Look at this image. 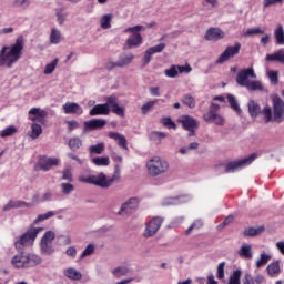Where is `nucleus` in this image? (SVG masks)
I'll return each mask as SVG.
<instances>
[{
  "mask_svg": "<svg viewBox=\"0 0 284 284\" xmlns=\"http://www.w3.org/2000/svg\"><path fill=\"white\" fill-rule=\"evenodd\" d=\"M59 63V59L55 58L53 61H51L50 63H48L44 68V74H52V72H54V70H57V65Z\"/></svg>",
  "mask_w": 284,
  "mask_h": 284,
  "instance_id": "nucleus-45",
  "label": "nucleus"
},
{
  "mask_svg": "<svg viewBox=\"0 0 284 284\" xmlns=\"http://www.w3.org/2000/svg\"><path fill=\"white\" fill-rule=\"evenodd\" d=\"M67 124L69 132H72L73 130H77V128H79V122H77L75 120L67 121Z\"/></svg>",
  "mask_w": 284,
  "mask_h": 284,
  "instance_id": "nucleus-64",
  "label": "nucleus"
},
{
  "mask_svg": "<svg viewBox=\"0 0 284 284\" xmlns=\"http://www.w3.org/2000/svg\"><path fill=\"white\" fill-rule=\"evenodd\" d=\"M62 181H68L69 183H72L74 181V178L72 176V171L70 169H65L62 171Z\"/></svg>",
  "mask_w": 284,
  "mask_h": 284,
  "instance_id": "nucleus-59",
  "label": "nucleus"
},
{
  "mask_svg": "<svg viewBox=\"0 0 284 284\" xmlns=\"http://www.w3.org/2000/svg\"><path fill=\"white\" fill-rule=\"evenodd\" d=\"M182 103L191 109L196 108V100H194V97H192L191 94H184L182 97Z\"/></svg>",
  "mask_w": 284,
  "mask_h": 284,
  "instance_id": "nucleus-37",
  "label": "nucleus"
},
{
  "mask_svg": "<svg viewBox=\"0 0 284 284\" xmlns=\"http://www.w3.org/2000/svg\"><path fill=\"white\" fill-rule=\"evenodd\" d=\"M92 254H94V244L90 243L81 253L80 261H83V258H85L87 256H92Z\"/></svg>",
  "mask_w": 284,
  "mask_h": 284,
  "instance_id": "nucleus-44",
  "label": "nucleus"
},
{
  "mask_svg": "<svg viewBox=\"0 0 284 284\" xmlns=\"http://www.w3.org/2000/svg\"><path fill=\"white\" fill-rule=\"evenodd\" d=\"M148 50L150 52H152L153 54H159V53L163 52V50H165V43H159L154 47H150Z\"/></svg>",
  "mask_w": 284,
  "mask_h": 284,
  "instance_id": "nucleus-55",
  "label": "nucleus"
},
{
  "mask_svg": "<svg viewBox=\"0 0 284 284\" xmlns=\"http://www.w3.org/2000/svg\"><path fill=\"white\" fill-rule=\"evenodd\" d=\"M239 254L242 258H250V245L244 244L239 251Z\"/></svg>",
  "mask_w": 284,
  "mask_h": 284,
  "instance_id": "nucleus-54",
  "label": "nucleus"
},
{
  "mask_svg": "<svg viewBox=\"0 0 284 284\" xmlns=\"http://www.w3.org/2000/svg\"><path fill=\"white\" fill-rule=\"evenodd\" d=\"M219 281H222V278H225V262H221L217 265V274H216Z\"/></svg>",
  "mask_w": 284,
  "mask_h": 284,
  "instance_id": "nucleus-56",
  "label": "nucleus"
},
{
  "mask_svg": "<svg viewBox=\"0 0 284 284\" xmlns=\"http://www.w3.org/2000/svg\"><path fill=\"white\" fill-rule=\"evenodd\" d=\"M134 61V54L129 53L128 55H123L119 58L118 68H125V65H130Z\"/></svg>",
  "mask_w": 284,
  "mask_h": 284,
  "instance_id": "nucleus-29",
  "label": "nucleus"
},
{
  "mask_svg": "<svg viewBox=\"0 0 284 284\" xmlns=\"http://www.w3.org/2000/svg\"><path fill=\"white\" fill-rule=\"evenodd\" d=\"M40 250L41 254H47V256L54 254V247H52V243L45 242L43 240L40 241Z\"/></svg>",
  "mask_w": 284,
  "mask_h": 284,
  "instance_id": "nucleus-26",
  "label": "nucleus"
},
{
  "mask_svg": "<svg viewBox=\"0 0 284 284\" xmlns=\"http://www.w3.org/2000/svg\"><path fill=\"white\" fill-rule=\"evenodd\" d=\"M257 34H265V28L256 27L250 30V37H256Z\"/></svg>",
  "mask_w": 284,
  "mask_h": 284,
  "instance_id": "nucleus-63",
  "label": "nucleus"
},
{
  "mask_svg": "<svg viewBox=\"0 0 284 284\" xmlns=\"http://www.w3.org/2000/svg\"><path fill=\"white\" fill-rule=\"evenodd\" d=\"M192 67L190 64L178 65V74H190Z\"/></svg>",
  "mask_w": 284,
  "mask_h": 284,
  "instance_id": "nucleus-60",
  "label": "nucleus"
},
{
  "mask_svg": "<svg viewBox=\"0 0 284 284\" xmlns=\"http://www.w3.org/2000/svg\"><path fill=\"white\" fill-rule=\"evenodd\" d=\"M29 116L33 123H40V125H45V119H48V111L41 108H32L29 110Z\"/></svg>",
  "mask_w": 284,
  "mask_h": 284,
  "instance_id": "nucleus-13",
  "label": "nucleus"
},
{
  "mask_svg": "<svg viewBox=\"0 0 284 284\" xmlns=\"http://www.w3.org/2000/svg\"><path fill=\"white\" fill-rule=\"evenodd\" d=\"M54 239H57V233H54V231H47L41 237V241H44L47 243H52Z\"/></svg>",
  "mask_w": 284,
  "mask_h": 284,
  "instance_id": "nucleus-49",
  "label": "nucleus"
},
{
  "mask_svg": "<svg viewBox=\"0 0 284 284\" xmlns=\"http://www.w3.org/2000/svg\"><path fill=\"white\" fill-rule=\"evenodd\" d=\"M81 145H83V141H81V138L75 136L69 140V148L70 150H72V152H77V150H79Z\"/></svg>",
  "mask_w": 284,
  "mask_h": 284,
  "instance_id": "nucleus-32",
  "label": "nucleus"
},
{
  "mask_svg": "<svg viewBox=\"0 0 284 284\" xmlns=\"http://www.w3.org/2000/svg\"><path fill=\"white\" fill-rule=\"evenodd\" d=\"M108 125V121L103 119H91L84 121V132H93L94 130H103Z\"/></svg>",
  "mask_w": 284,
  "mask_h": 284,
  "instance_id": "nucleus-15",
  "label": "nucleus"
},
{
  "mask_svg": "<svg viewBox=\"0 0 284 284\" xmlns=\"http://www.w3.org/2000/svg\"><path fill=\"white\" fill-rule=\"evenodd\" d=\"M62 110L64 111V114H78V116L83 114V108L77 102H67L63 104Z\"/></svg>",
  "mask_w": 284,
  "mask_h": 284,
  "instance_id": "nucleus-20",
  "label": "nucleus"
},
{
  "mask_svg": "<svg viewBox=\"0 0 284 284\" xmlns=\"http://www.w3.org/2000/svg\"><path fill=\"white\" fill-rule=\"evenodd\" d=\"M161 225H163V217L154 216L146 225L144 231V237L150 239L154 236L161 230Z\"/></svg>",
  "mask_w": 284,
  "mask_h": 284,
  "instance_id": "nucleus-9",
  "label": "nucleus"
},
{
  "mask_svg": "<svg viewBox=\"0 0 284 284\" xmlns=\"http://www.w3.org/2000/svg\"><path fill=\"white\" fill-rule=\"evenodd\" d=\"M110 97L106 98V102L102 104H95L90 111V116H108L110 114Z\"/></svg>",
  "mask_w": 284,
  "mask_h": 284,
  "instance_id": "nucleus-12",
  "label": "nucleus"
},
{
  "mask_svg": "<svg viewBox=\"0 0 284 284\" xmlns=\"http://www.w3.org/2000/svg\"><path fill=\"white\" fill-rule=\"evenodd\" d=\"M250 113H251V116H256V114L261 113V106L254 102H251Z\"/></svg>",
  "mask_w": 284,
  "mask_h": 284,
  "instance_id": "nucleus-61",
  "label": "nucleus"
},
{
  "mask_svg": "<svg viewBox=\"0 0 284 284\" xmlns=\"http://www.w3.org/2000/svg\"><path fill=\"white\" fill-rule=\"evenodd\" d=\"M50 42L53 43V45H59V43H61V31L52 29L50 34Z\"/></svg>",
  "mask_w": 284,
  "mask_h": 284,
  "instance_id": "nucleus-39",
  "label": "nucleus"
},
{
  "mask_svg": "<svg viewBox=\"0 0 284 284\" xmlns=\"http://www.w3.org/2000/svg\"><path fill=\"white\" fill-rule=\"evenodd\" d=\"M155 103H156V100H154V101H149V102H146L145 104H143V105L141 106V112H142V114H148L149 111L152 110V108H154Z\"/></svg>",
  "mask_w": 284,
  "mask_h": 284,
  "instance_id": "nucleus-57",
  "label": "nucleus"
},
{
  "mask_svg": "<svg viewBox=\"0 0 284 284\" xmlns=\"http://www.w3.org/2000/svg\"><path fill=\"white\" fill-rule=\"evenodd\" d=\"M136 210H139V197H130L121 205L118 216H123V214H132V212H136Z\"/></svg>",
  "mask_w": 284,
  "mask_h": 284,
  "instance_id": "nucleus-11",
  "label": "nucleus"
},
{
  "mask_svg": "<svg viewBox=\"0 0 284 284\" xmlns=\"http://www.w3.org/2000/svg\"><path fill=\"white\" fill-rule=\"evenodd\" d=\"M182 124L183 130L199 129V120L190 114H184L178 119Z\"/></svg>",
  "mask_w": 284,
  "mask_h": 284,
  "instance_id": "nucleus-16",
  "label": "nucleus"
},
{
  "mask_svg": "<svg viewBox=\"0 0 284 284\" xmlns=\"http://www.w3.org/2000/svg\"><path fill=\"white\" fill-rule=\"evenodd\" d=\"M271 258H272L271 255L262 253L260 260L256 261V267H263V265H267V263H270Z\"/></svg>",
  "mask_w": 284,
  "mask_h": 284,
  "instance_id": "nucleus-47",
  "label": "nucleus"
},
{
  "mask_svg": "<svg viewBox=\"0 0 284 284\" xmlns=\"http://www.w3.org/2000/svg\"><path fill=\"white\" fill-rule=\"evenodd\" d=\"M267 77H268L272 85L278 84V71H268Z\"/></svg>",
  "mask_w": 284,
  "mask_h": 284,
  "instance_id": "nucleus-52",
  "label": "nucleus"
},
{
  "mask_svg": "<svg viewBox=\"0 0 284 284\" xmlns=\"http://www.w3.org/2000/svg\"><path fill=\"white\" fill-rule=\"evenodd\" d=\"M61 160L58 158H49L48 155H40L38 163L36 164V170H42V172H50L52 168L59 165Z\"/></svg>",
  "mask_w": 284,
  "mask_h": 284,
  "instance_id": "nucleus-8",
  "label": "nucleus"
},
{
  "mask_svg": "<svg viewBox=\"0 0 284 284\" xmlns=\"http://www.w3.org/2000/svg\"><path fill=\"white\" fill-rule=\"evenodd\" d=\"M23 48H26V38L22 34L10 47L3 45L0 50V68H3V65H7V68L14 65L21 59Z\"/></svg>",
  "mask_w": 284,
  "mask_h": 284,
  "instance_id": "nucleus-1",
  "label": "nucleus"
},
{
  "mask_svg": "<svg viewBox=\"0 0 284 284\" xmlns=\"http://www.w3.org/2000/svg\"><path fill=\"white\" fill-rule=\"evenodd\" d=\"M130 272V268L126 266H118L112 271L113 276H116V278H121V276H126V274Z\"/></svg>",
  "mask_w": 284,
  "mask_h": 284,
  "instance_id": "nucleus-41",
  "label": "nucleus"
},
{
  "mask_svg": "<svg viewBox=\"0 0 284 284\" xmlns=\"http://www.w3.org/2000/svg\"><path fill=\"white\" fill-rule=\"evenodd\" d=\"M26 205V201H12L10 200L2 209V212H10V210H19Z\"/></svg>",
  "mask_w": 284,
  "mask_h": 284,
  "instance_id": "nucleus-25",
  "label": "nucleus"
},
{
  "mask_svg": "<svg viewBox=\"0 0 284 284\" xmlns=\"http://www.w3.org/2000/svg\"><path fill=\"white\" fill-rule=\"evenodd\" d=\"M274 37L277 45H284V29L283 24H278L274 31Z\"/></svg>",
  "mask_w": 284,
  "mask_h": 284,
  "instance_id": "nucleus-28",
  "label": "nucleus"
},
{
  "mask_svg": "<svg viewBox=\"0 0 284 284\" xmlns=\"http://www.w3.org/2000/svg\"><path fill=\"white\" fill-rule=\"evenodd\" d=\"M250 90L253 92H265V87L263 85L262 81H250Z\"/></svg>",
  "mask_w": 284,
  "mask_h": 284,
  "instance_id": "nucleus-36",
  "label": "nucleus"
},
{
  "mask_svg": "<svg viewBox=\"0 0 284 284\" xmlns=\"http://www.w3.org/2000/svg\"><path fill=\"white\" fill-rule=\"evenodd\" d=\"M219 110H221V105L216 104V103H211L210 108H209V112L203 114V119H205L206 116H210V114H217Z\"/></svg>",
  "mask_w": 284,
  "mask_h": 284,
  "instance_id": "nucleus-50",
  "label": "nucleus"
},
{
  "mask_svg": "<svg viewBox=\"0 0 284 284\" xmlns=\"http://www.w3.org/2000/svg\"><path fill=\"white\" fill-rule=\"evenodd\" d=\"M161 123L164 128H168V130H176V122H174L170 116L162 118Z\"/></svg>",
  "mask_w": 284,
  "mask_h": 284,
  "instance_id": "nucleus-43",
  "label": "nucleus"
},
{
  "mask_svg": "<svg viewBox=\"0 0 284 284\" xmlns=\"http://www.w3.org/2000/svg\"><path fill=\"white\" fill-rule=\"evenodd\" d=\"M243 274V272L237 268L233 272V274L230 276L229 281H235L241 283V275Z\"/></svg>",
  "mask_w": 284,
  "mask_h": 284,
  "instance_id": "nucleus-62",
  "label": "nucleus"
},
{
  "mask_svg": "<svg viewBox=\"0 0 284 284\" xmlns=\"http://www.w3.org/2000/svg\"><path fill=\"white\" fill-rule=\"evenodd\" d=\"M61 189L62 194H71V192H74V185L72 183H62Z\"/></svg>",
  "mask_w": 284,
  "mask_h": 284,
  "instance_id": "nucleus-58",
  "label": "nucleus"
},
{
  "mask_svg": "<svg viewBox=\"0 0 284 284\" xmlns=\"http://www.w3.org/2000/svg\"><path fill=\"white\" fill-rule=\"evenodd\" d=\"M168 133L161 131H152L149 135L150 141H161V139H165Z\"/></svg>",
  "mask_w": 284,
  "mask_h": 284,
  "instance_id": "nucleus-46",
  "label": "nucleus"
},
{
  "mask_svg": "<svg viewBox=\"0 0 284 284\" xmlns=\"http://www.w3.org/2000/svg\"><path fill=\"white\" fill-rule=\"evenodd\" d=\"M146 168L150 176H159L161 174H165V172L170 170V164L168 161L159 156H154L148 162Z\"/></svg>",
  "mask_w": 284,
  "mask_h": 284,
  "instance_id": "nucleus-6",
  "label": "nucleus"
},
{
  "mask_svg": "<svg viewBox=\"0 0 284 284\" xmlns=\"http://www.w3.org/2000/svg\"><path fill=\"white\" fill-rule=\"evenodd\" d=\"M109 139L118 141V145L122 148V150H128V139H125V135L119 132H109Z\"/></svg>",
  "mask_w": 284,
  "mask_h": 284,
  "instance_id": "nucleus-22",
  "label": "nucleus"
},
{
  "mask_svg": "<svg viewBox=\"0 0 284 284\" xmlns=\"http://www.w3.org/2000/svg\"><path fill=\"white\" fill-rule=\"evenodd\" d=\"M152 54L153 53L146 49L142 59V68L150 65V62L152 61Z\"/></svg>",
  "mask_w": 284,
  "mask_h": 284,
  "instance_id": "nucleus-53",
  "label": "nucleus"
},
{
  "mask_svg": "<svg viewBox=\"0 0 284 284\" xmlns=\"http://www.w3.org/2000/svg\"><path fill=\"white\" fill-rule=\"evenodd\" d=\"M164 74L169 79H176V77H179V68H178V65L172 64L169 69H165Z\"/></svg>",
  "mask_w": 284,
  "mask_h": 284,
  "instance_id": "nucleus-40",
  "label": "nucleus"
},
{
  "mask_svg": "<svg viewBox=\"0 0 284 284\" xmlns=\"http://www.w3.org/2000/svg\"><path fill=\"white\" fill-rule=\"evenodd\" d=\"M266 270H267L268 276H272L273 278L278 276V274H281V265H278V261L268 264Z\"/></svg>",
  "mask_w": 284,
  "mask_h": 284,
  "instance_id": "nucleus-27",
  "label": "nucleus"
},
{
  "mask_svg": "<svg viewBox=\"0 0 284 284\" xmlns=\"http://www.w3.org/2000/svg\"><path fill=\"white\" fill-rule=\"evenodd\" d=\"M206 123H215V125H225V118L221 116V114H210L206 118H203Z\"/></svg>",
  "mask_w": 284,
  "mask_h": 284,
  "instance_id": "nucleus-23",
  "label": "nucleus"
},
{
  "mask_svg": "<svg viewBox=\"0 0 284 284\" xmlns=\"http://www.w3.org/2000/svg\"><path fill=\"white\" fill-rule=\"evenodd\" d=\"M121 179V166L119 164L114 165V174L111 178H108L105 173L100 172L98 175H88L80 176V183H87L88 185H95V187H102V190H108V187H112L114 181H119Z\"/></svg>",
  "mask_w": 284,
  "mask_h": 284,
  "instance_id": "nucleus-2",
  "label": "nucleus"
},
{
  "mask_svg": "<svg viewBox=\"0 0 284 284\" xmlns=\"http://www.w3.org/2000/svg\"><path fill=\"white\" fill-rule=\"evenodd\" d=\"M235 81L240 88H247L250 90V68L240 70Z\"/></svg>",
  "mask_w": 284,
  "mask_h": 284,
  "instance_id": "nucleus-19",
  "label": "nucleus"
},
{
  "mask_svg": "<svg viewBox=\"0 0 284 284\" xmlns=\"http://www.w3.org/2000/svg\"><path fill=\"white\" fill-rule=\"evenodd\" d=\"M272 105H273V114L271 108H264L263 114L265 118V122L270 123L273 121L274 123H283L284 121V101L278 97V94H274L271 97Z\"/></svg>",
  "mask_w": 284,
  "mask_h": 284,
  "instance_id": "nucleus-3",
  "label": "nucleus"
},
{
  "mask_svg": "<svg viewBox=\"0 0 284 284\" xmlns=\"http://www.w3.org/2000/svg\"><path fill=\"white\" fill-rule=\"evenodd\" d=\"M20 253L18 255H14L11 260L12 265L17 267V270L24 268L28 270L30 267H37V265H41L43 263V260L41 256L29 253L26 254L23 251H19Z\"/></svg>",
  "mask_w": 284,
  "mask_h": 284,
  "instance_id": "nucleus-4",
  "label": "nucleus"
},
{
  "mask_svg": "<svg viewBox=\"0 0 284 284\" xmlns=\"http://www.w3.org/2000/svg\"><path fill=\"white\" fill-rule=\"evenodd\" d=\"M266 59L268 61H276L277 63H284V49H281L273 54H268Z\"/></svg>",
  "mask_w": 284,
  "mask_h": 284,
  "instance_id": "nucleus-31",
  "label": "nucleus"
},
{
  "mask_svg": "<svg viewBox=\"0 0 284 284\" xmlns=\"http://www.w3.org/2000/svg\"><path fill=\"white\" fill-rule=\"evenodd\" d=\"M265 232V226L250 227V236H261Z\"/></svg>",
  "mask_w": 284,
  "mask_h": 284,
  "instance_id": "nucleus-51",
  "label": "nucleus"
},
{
  "mask_svg": "<svg viewBox=\"0 0 284 284\" xmlns=\"http://www.w3.org/2000/svg\"><path fill=\"white\" fill-rule=\"evenodd\" d=\"M18 129L14 125H9L4 130L1 131L0 136L1 139H7V136H13V134H17Z\"/></svg>",
  "mask_w": 284,
  "mask_h": 284,
  "instance_id": "nucleus-38",
  "label": "nucleus"
},
{
  "mask_svg": "<svg viewBox=\"0 0 284 284\" xmlns=\"http://www.w3.org/2000/svg\"><path fill=\"white\" fill-rule=\"evenodd\" d=\"M64 276H67V278H70V281H81L83 278L81 272L77 271L73 267L67 268L64 271Z\"/></svg>",
  "mask_w": 284,
  "mask_h": 284,
  "instance_id": "nucleus-24",
  "label": "nucleus"
},
{
  "mask_svg": "<svg viewBox=\"0 0 284 284\" xmlns=\"http://www.w3.org/2000/svg\"><path fill=\"white\" fill-rule=\"evenodd\" d=\"M100 23L103 30H110V28H112V14H104L101 18Z\"/></svg>",
  "mask_w": 284,
  "mask_h": 284,
  "instance_id": "nucleus-35",
  "label": "nucleus"
},
{
  "mask_svg": "<svg viewBox=\"0 0 284 284\" xmlns=\"http://www.w3.org/2000/svg\"><path fill=\"white\" fill-rule=\"evenodd\" d=\"M91 162L93 163V165H97L98 168L108 166V165H110V158L95 156V158L91 159Z\"/></svg>",
  "mask_w": 284,
  "mask_h": 284,
  "instance_id": "nucleus-30",
  "label": "nucleus"
},
{
  "mask_svg": "<svg viewBox=\"0 0 284 284\" xmlns=\"http://www.w3.org/2000/svg\"><path fill=\"white\" fill-rule=\"evenodd\" d=\"M142 30H145V27L141 24L129 27L124 30L125 33L131 32V36L126 39L124 44L126 50H132V48H140L143 45V36H141Z\"/></svg>",
  "mask_w": 284,
  "mask_h": 284,
  "instance_id": "nucleus-5",
  "label": "nucleus"
},
{
  "mask_svg": "<svg viewBox=\"0 0 284 284\" xmlns=\"http://www.w3.org/2000/svg\"><path fill=\"white\" fill-rule=\"evenodd\" d=\"M226 101L230 104V108L234 112H236L237 116H243V110L241 109V105H239V100H236V95L227 93Z\"/></svg>",
  "mask_w": 284,
  "mask_h": 284,
  "instance_id": "nucleus-21",
  "label": "nucleus"
},
{
  "mask_svg": "<svg viewBox=\"0 0 284 284\" xmlns=\"http://www.w3.org/2000/svg\"><path fill=\"white\" fill-rule=\"evenodd\" d=\"M184 199H185V195L166 197L164 200V203H168V205H172V203H185L186 201H184Z\"/></svg>",
  "mask_w": 284,
  "mask_h": 284,
  "instance_id": "nucleus-48",
  "label": "nucleus"
},
{
  "mask_svg": "<svg viewBox=\"0 0 284 284\" xmlns=\"http://www.w3.org/2000/svg\"><path fill=\"white\" fill-rule=\"evenodd\" d=\"M241 52V43H235L233 47H226V49L220 54L215 63L222 64L225 61H230V59L236 57Z\"/></svg>",
  "mask_w": 284,
  "mask_h": 284,
  "instance_id": "nucleus-10",
  "label": "nucleus"
},
{
  "mask_svg": "<svg viewBox=\"0 0 284 284\" xmlns=\"http://www.w3.org/2000/svg\"><path fill=\"white\" fill-rule=\"evenodd\" d=\"M34 241H37V235L29 229L14 242V247L18 252H23L24 246L34 245Z\"/></svg>",
  "mask_w": 284,
  "mask_h": 284,
  "instance_id": "nucleus-7",
  "label": "nucleus"
},
{
  "mask_svg": "<svg viewBox=\"0 0 284 284\" xmlns=\"http://www.w3.org/2000/svg\"><path fill=\"white\" fill-rule=\"evenodd\" d=\"M204 39L213 42L221 41V39H225V32L221 28L211 27L205 31Z\"/></svg>",
  "mask_w": 284,
  "mask_h": 284,
  "instance_id": "nucleus-14",
  "label": "nucleus"
},
{
  "mask_svg": "<svg viewBox=\"0 0 284 284\" xmlns=\"http://www.w3.org/2000/svg\"><path fill=\"white\" fill-rule=\"evenodd\" d=\"M43 133V128H41V124L39 123H33L31 124V139H39L41 134Z\"/></svg>",
  "mask_w": 284,
  "mask_h": 284,
  "instance_id": "nucleus-33",
  "label": "nucleus"
},
{
  "mask_svg": "<svg viewBox=\"0 0 284 284\" xmlns=\"http://www.w3.org/2000/svg\"><path fill=\"white\" fill-rule=\"evenodd\" d=\"M54 211H49L44 214H40L37 216V219L33 221V225H38V223H41L43 221H48V219H52L54 216Z\"/></svg>",
  "mask_w": 284,
  "mask_h": 284,
  "instance_id": "nucleus-42",
  "label": "nucleus"
},
{
  "mask_svg": "<svg viewBox=\"0 0 284 284\" xmlns=\"http://www.w3.org/2000/svg\"><path fill=\"white\" fill-rule=\"evenodd\" d=\"M247 163H250V155H247L246 158L241 159V160H235V161L229 162L225 166L224 172H226V174L236 172V170H239L241 168H245V165H247Z\"/></svg>",
  "mask_w": 284,
  "mask_h": 284,
  "instance_id": "nucleus-17",
  "label": "nucleus"
},
{
  "mask_svg": "<svg viewBox=\"0 0 284 284\" xmlns=\"http://www.w3.org/2000/svg\"><path fill=\"white\" fill-rule=\"evenodd\" d=\"M110 108L116 116H121L122 119L125 116V108L119 105V98H116V95L109 97V109Z\"/></svg>",
  "mask_w": 284,
  "mask_h": 284,
  "instance_id": "nucleus-18",
  "label": "nucleus"
},
{
  "mask_svg": "<svg viewBox=\"0 0 284 284\" xmlns=\"http://www.w3.org/2000/svg\"><path fill=\"white\" fill-rule=\"evenodd\" d=\"M90 154H103L105 152V143L100 142L89 148Z\"/></svg>",
  "mask_w": 284,
  "mask_h": 284,
  "instance_id": "nucleus-34",
  "label": "nucleus"
}]
</instances>
